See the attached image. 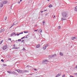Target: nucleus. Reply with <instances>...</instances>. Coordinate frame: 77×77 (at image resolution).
<instances>
[{"mask_svg": "<svg viewBox=\"0 0 77 77\" xmlns=\"http://www.w3.org/2000/svg\"><path fill=\"white\" fill-rule=\"evenodd\" d=\"M62 16L63 18H67L68 17V14L66 12H63L62 13Z\"/></svg>", "mask_w": 77, "mask_h": 77, "instance_id": "1", "label": "nucleus"}, {"mask_svg": "<svg viewBox=\"0 0 77 77\" xmlns=\"http://www.w3.org/2000/svg\"><path fill=\"white\" fill-rule=\"evenodd\" d=\"M43 63H42V64H47V63H48V61L47 60H43Z\"/></svg>", "mask_w": 77, "mask_h": 77, "instance_id": "2", "label": "nucleus"}, {"mask_svg": "<svg viewBox=\"0 0 77 77\" xmlns=\"http://www.w3.org/2000/svg\"><path fill=\"white\" fill-rule=\"evenodd\" d=\"M8 46H7V45H5L3 47L2 49L4 50H6Z\"/></svg>", "mask_w": 77, "mask_h": 77, "instance_id": "3", "label": "nucleus"}, {"mask_svg": "<svg viewBox=\"0 0 77 77\" xmlns=\"http://www.w3.org/2000/svg\"><path fill=\"white\" fill-rule=\"evenodd\" d=\"M2 3L4 5H5V4H6V3H8V1H2Z\"/></svg>", "mask_w": 77, "mask_h": 77, "instance_id": "4", "label": "nucleus"}, {"mask_svg": "<svg viewBox=\"0 0 77 77\" xmlns=\"http://www.w3.org/2000/svg\"><path fill=\"white\" fill-rule=\"evenodd\" d=\"M11 36H17V34H15V32H13L11 34Z\"/></svg>", "mask_w": 77, "mask_h": 77, "instance_id": "5", "label": "nucleus"}, {"mask_svg": "<svg viewBox=\"0 0 77 77\" xmlns=\"http://www.w3.org/2000/svg\"><path fill=\"white\" fill-rule=\"evenodd\" d=\"M5 30V29H2L0 31V33H3V32H4Z\"/></svg>", "mask_w": 77, "mask_h": 77, "instance_id": "6", "label": "nucleus"}, {"mask_svg": "<svg viewBox=\"0 0 77 77\" xmlns=\"http://www.w3.org/2000/svg\"><path fill=\"white\" fill-rule=\"evenodd\" d=\"M12 73L13 74H15V75H17V73L15 72H13Z\"/></svg>", "mask_w": 77, "mask_h": 77, "instance_id": "7", "label": "nucleus"}, {"mask_svg": "<svg viewBox=\"0 0 77 77\" xmlns=\"http://www.w3.org/2000/svg\"><path fill=\"white\" fill-rule=\"evenodd\" d=\"M24 71L22 70H19V73H23Z\"/></svg>", "mask_w": 77, "mask_h": 77, "instance_id": "8", "label": "nucleus"}, {"mask_svg": "<svg viewBox=\"0 0 77 77\" xmlns=\"http://www.w3.org/2000/svg\"><path fill=\"white\" fill-rule=\"evenodd\" d=\"M3 6V5L2 3H0V8H2Z\"/></svg>", "mask_w": 77, "mask_h": 77, "instance_id": "9", "label": "nucleus"}, {"mask_svg": "<svg viewBox=\"0 0 77 77\" xmlns=\"http://www.w3.org/2000/svg\"><path fill=\"white\" fill-rule=\"evenodd\" d=\"M42 48L43 49V50H45V49H46V48H47V47L45 45L44 47H43Z\"/></svg>", "mask_w": 77, "mask_h": 77, "instance_id": "10", "label": "nucleus"}, {"mask_svg": "<svg viewBox=\"0 0 77 77\" xmlns=\"http://www.w3.org/2000/svg\"><path fill=\"white\" fill-rule=\"evenodd\" d=\"M63 21V20H66V19L63 18V17H62L61 18V20Z\"/></svg>", "mask_w": 77, "mask_h": 77, "instance_id": "11", "label": "nucleus"}, {"mask_svg": "<svg viewBox=\"0 0 77 77\" xmlns=\"http://www.w3.org/2000/svg\"><path fill=\"white\" fill-rule=\"evenodd\" d=\"M74 9L75 11H77V6H76L75 8H74Z\"/></svg>", "mask_w": 77, "mask_h": 77, "instance_id": "12", "label": "nucleus"}, {"mask_svg": "<svg viewBox=\"0 0 77 77\" xmlns=\"http://www.w3.org/2000/svg\"><path fill=\"white\" fill-rule=\"evenodd\" d=\"M36 48H39L40 47V45H36Z\"/></svg>", "mask_w": 77, "mask_h": 77, "instance_id": "13", "label": "nucleus"}, {"mask_svg": "<svg viewBox=\"0 0 77 77\" xmlns=\"http://www.w3.org/2000/svg\"><path fill=\"white\" fill-rule=\"evenodd\" d=\"M60 75V74H59L56 75V77H59Z\"/></svg>", "mask_w": 77, "mask_h": 77, "instance_id": "14", "label": "nucleus"}, {"mask_svg": "<svg viewBox=\"0 0 77 77\" xmlns=\"http://www.w3.org/2000/svg\"><path fill=\"white\" fill-rule=\"evenodd\" d=\"M42 23L43 24V26H45V21H44L42 22Z\"/></svg>", "mask_w": 77, "mask_h": 77, "instance_id": "15", "label": "nucleus"}, {"mask_svg": "<svg viewBox=\"0 0 77 77\" xmlns=\"http://www.w3.org/2000/svg\"><path fill=\"white\" fill-rule=\"evenodd\" d=\"M71 39H72V40H74V39H75V37H72L71 38Z\"/></svg>", "mask_w": 77, "mask_h": 77, "instance_id": "16", "label": "nucleus"}, {"mask_svg": "<svg viewBox=\"0 0 77 77\" xmlns=\"http://www.w3.org/2000/svg\"><path fill=\"white\" fill-rule=\"evenodd\" d=\"M60 54L61 56H63V54L62 52H60Z\"/></svg>", "mask_w": 77, "mask_h": 77, "instance_id": "17", "label": "nucleus"}, {"mask_svg": "<svg viewBox=\"0 0 77 77\" xmlns=\"http://www.w3.org/2000/svg\"><path fill=\"white\" fill-rule=\"evenodd\" d=\"M52 6L53 5H50L48 6V7H49V8H51Z\"/></svg>", "mask_w": 77, "mask_h": 77, "instance_id": "18", "label": "nucleus"}, {"mask_svg": "<svg viewBox=\"0 0 77 77\" xmlns=\"http://www.w3.org/2000/svg\"><path fill=\"white\" fill-rule=\"evenodd\" d=\"M23 71L24 72H29V71L26 70H25Z\"/></svg>", "mask_w": 77, "mask_h": 77, "instance_id": "19", "label": "nucleus"}, {"mask_svg": "<svg viewBox=\"0 0 77 77\" xmlns=\"http://www.w3.org/2000/svg\"><path fill=\"white\" fill-rule=\"evenodd\" d=\"M12 48V49H18V48H17V47H14V48Z\"/></svg>", "mask_w": 77, "mask_h": 77, "instance_id": "20", "label": "nucleus"}, {"mask_svg": "<svg viewBox=\"0 0 77 77\" xmlns=\"http://www.w3.org/2000/svg\"><path fill=\"white\" fill-rule=\"evenodd\" d=\"M7 72L9 74H12V72H11L10 71H7Z\"/></svg>", "mask_w": 77, "mask_h": 77, "instance_id": "21", "label": "nucleus"}, {"mask_svg": "<svg viewBox=\"0 0 77 77\" xmlns=\"http://www.w3.org/2000/svg\"><path fill=\"white\" fill-rule=\"evenodd\" d=\"M53 56V57H56V54H54V55H52Z\"/></svg>", "mask_w": 77, "mask_h": 77, "instance_id": "22", "label": "nucleus"}, {"mask_svg": "<svg viewBox=\"0 0 77 77\" xmlns=\"http://www.w3.org/2000/svg\"><path fill=\"white\" fill-rule=\"evenodd\" d=\"M16 71H17V72H18L19 73L20 72V69H17V70H16Z\"/></svg>", "mask_w": 77, "mask_h": 77, "instance_id": "23", "label": "nucleus"}, {"mask_svg": "<svg viewBox=\"0 0 77 77\" xmlns=\"http://www.w3.org/2000/svg\"><path fill=\"white\" fill-rule=\"evenodd\" d=\"M61 28V27H60V26H58V29H60V28Z\"/></svg>", "mask_w": 77, "mask_h": 77, "instance_id": "24", "label": "nucleus"}, {"mask_svg": "<svg viewBox=\"0 0 77 77\" xmlns=\"http://www.w3.org/2000/svg\"><path fill=\"white\" fill-rule=\"evenodd\" d=\"M26 67H32V66H29V65H27Z\"/></svg>", "mask_w": 77, "mask_h": 77, "instance_id": "25", "label": "nucleus"}, {"mask_svg": "<svg viewBox=\"0 0 77 77\" xmlns=\"http://www.w3.org/2000/svg\"><path fill=\"white\" fill-rule=\"evenodd\" d=\"M50 57L51 58L53 57V55H50Z\"/></svg>", "mask_w": 77, "mask_h": 77, "instance_id": "26", "label": "nucleus"}, {"mask_svg": "<svg viewBox=\"0 0 77 77\" xmlns=\"http://www.w3.org/2000/svg\"><path fill=\"white\" fill-rule=\"evenodd\" d=\"M45 46H46V47H48V44H46Z\"/></svg>", "mask_w": 77, "mask_h": 77, "instance_id": "27", "label": "nucleus"}, {"mask_svg": "<svg viewBox=\"0 0 77 77\" xmlns=\"http://www.w3.org/2000/svg\"><path fill=\"white\" fill-rule=\"evenodd\" d=\"M28 32H27V31H25V32H24V33H28Z\"/></svg>", "mask_w": 77, "mask_h": 77, "instance_id": "28", "label": "nucleus"}, {"mask_svg": "<svg viewBox=\"0 0 77 77\" xmlns=\"http://www.w3.org/2000/svg\"><path fill=\"white\" fill-rule=\"evenodd\" d=\"M1 61H2V62H4V60H3V59H2L1 60Z\"/></svg>", "mask_w": 77, "mask_h": 77, "instance_id": "29", "label": "nucleus"}, {"mask_svg": "<svg viewBox=\"0 0 77 77\" xmlns=\"http://www.w3.org/2000/svg\"><path fill=\"white\" fill-rule=\"evenodd\" d=\"M39 30H41V31L40 32H41V33L42 32V30H41V29H40Z\"/></svg>", "mask_w": 77, "mask_h": 77, "instance_id": "30", "label": "nucleus"}, {"mask_svg": "<svg viewBox=\"0 0 77 77\" xmlns=\"http://www.w3.org/2000/svg\"><path fill=\"white\" fill-rule=\"evenodd\" d=\"M48 58H49V59H50V58H51L50 55H49V56H48Z\"/></svg>", "mask_w": 77, "mask_h": 77, "instance_id": "31", "label": "nucleus"}, {"mask_svg": "<svg viewBox=\"0 0 77 77\" xmlns=\"http://www.w3.org/2000/svg\"><path fill=\"white\" fill-rule=\"evenodd\" d=\"M3 65L4 66H7L6 64H4Z\"/></svg>", "mask_w": 77, "mask_h": 77, "instance_id": "32", "label": "nucleus"}, {"mask_svg": "<svg viewBox=\"0 0 77 77\" xmlns=\"http://www.w3.org/2000/svg\"><path fill=\"white\" fill-rule=\"evenodd\" d=\"M7 19V17H5V20H6Z\"/></svg>", "mask_w": 77, "mask_h": 77, "instance_id": "33", "label": "nucleus"}, {"mask_svg": "<svg viewBox=\"0 0 77 77\" xmlns=\"http://www.w3.org/2000/svg\"><path fill=\"white\" fill-rule=\"evenodd\" d=\"M21 41V39H19L18 40V41Z\"/></svg>", "mask_w": 77, "mask_h": 77, "instance_id": "34", "label": "nucleus"}, {"mask_svg": "<svg viewBox=\"0 0 77 77\" xmlns=\"http://www.w3.org/2000/svg\"><path fill=\"white\" fill-rule=\"evenodd\" d=\"M23 32H22L20 33L19 35H20L21 34H23Z\"/></svg>", "mask_w": 77, "mask_h": 77, "instance_id": "35", "label": "nucleus"}, {"mask_svg": "<svg viewBox=\"0 0 77 77\" xmlns=\"http://www.w3.org/2000/svg\"><path fill=\"white\" fill-rule=\"evenodd\" d=\"M3 40H2L1 42V43L0 44H2V42H3Z\"/></svg>", "mask_w": 77, "mask_h": 77, "instance_id": "36", "label": "nucleus"}, {"mask_svg": "<svg viewBox=\"0 0 77 77\" xmlns=\"http://www.w3.org/2000/svg\"><path fill=\"white\" fill-rule=\"evenodd\" d=\"M24 38H25V36H24V37H23L22 38H21V39H24Z\"/></svg>", "mask_w": 77, "mask_h": 77, "instance_id": "37", "label": "nucleus"}, {"mask_svg": "<svg viewBox=\"0 0 77 77\" xmlns=\"http://www.w3.org/2000/svg\"><path fill=\"white\" fill-rule=\"evenodd\" d=\"M75 39H77V37H75Z\"/></svg>", "mask_w": 77, "mask_h": 77, "instance_id": "38", "label": "nucleus"}, {"mask_svg": "<svg viewBox=\"0 0 77 77\" xmlns=\"http://www.w3.org/2000/svg\"><path fill=\"white\" fill-rule=\"evenodd\" d=\"M24 40H23L22 41V42H23L24 43Z\"/></svg>", "mask_w": 77, "mask_h": 77, "instance_id": "39", "label": "nucleus"}, {"mask_svg": "<svg viewBox=\"0 0 77 77\" xmlns=\"http://www.w3.org/2000/svg\"><path fill=\"white\" fill-rule=\"evenodd\" d=\"M8 40L10 41H11V38H9Z\"/></svg>", "mask_w": 77, "mask_h": 77, "instance_id": "40", "label": "nucleus"}, {"mask_svg": "<svg viewBox=\"0 0 77 77\" xmlns=\"http://www.w3.org/2000/svg\"><path fill=\"white\" fill-rule=\"evenodd\" d=\"M47 11V10H45L44 11V12H45V11Z\"/></svg>", "mask_w": 77, "mask_h": 77, "instance_id": "41", "label": "nucleus"}, {"mask_svg": "<svg viewBox=\"0 0 77 77\" xmlns=\"http://www.w3.org/2000/svg\"><path fill=\"white\" fill-rule=\"evenodd\" d=\"M38 30H35L34 31L35 32H36L37 31H38Z\"/></svg>", "mask_w": 77, "mask_h": 77, "instance_id": "42", "label": "nucleus"}, {"mask_svg": "<svg viewBox=\"0 0 77 77\" xmlns=\"http://www.w3.org/2000/svg\"><path fill=\"white\" fill-rule=\"evenodd\" d=\"M34 69L35 71H37V69Z\"/></svg>", "mask_w": 77, "mask_h": 77, "instance_id": "43", "label": "nucleus"}, {"mask_svg": "<svg viewBox=\"0 0 77 77\" xmlns=\"http://www.w3.org/2000/svg\"><path fill=\"white\" fill-rule=\"evenodd\" d=\"M20 34H17V36H19V35H20Z\"/></svg>", "mask_w": 77, "mask_h": 77, "instance_id": "44", "label": "nucleus"}, {"mask_svg": "<svg viewBox=\"0 0 77 77\" xmlns=\"http://www.w3.org/2000/svg\"><path fill=\"white\" fill-rule=\"evenodd\" d=\"M65 75H63V76L62 77H65Z\"/></svg>", "mask_w": 77, "mask_h": 77, "instance_id": "45", "label": "nucleus"}, {"mask_svg": "<svg viewBox=\"0 0 77 77\" xmlns=\"http://www.w3.org/2000/svg\"><path fill=\"white\" fill-rule=\"evenodd\" d=\"M18 3L20 4V1H18Z\"/></svg>", "mask_w": 77, "mask_h": 77, "instance_id": "46", "label": "nucleus"}, {"mask_svg": "<svg viewBox=\"0 0 77 77\" xmlns=\"http://www.w3.org/2000/svg\"><path fill=\"white\" fill-rule=\"evenodd\" d=\"M22 50H26L25 49V48H23Z\"/></svg>", "mask_w": 77, "mask_h": 77, "instance_id": "47", "label": "nucleus"}, {"mask_svg": "<svg viewBox=\"0 0 77 77\" xmlns=\"http://www.w3.org/2000/svg\"><path fill=\"white\" fill-rule=\"evenodd\" d=\"M27 36H28V35H27V36H26V37H25V38H28V37H27Z\"/></svg>", "mask_w": 77, "mask_h": 77, "instance_id": "48", "label": "nucleus"}, {"mask_svg": "<svg viewBox=\"0 0 77 77\" xmlns=\"http://www.w3.org/2000/svg\"><path fill=\"white\" fill-rule=\"evenodd\" d=\"M70 77H74V76H70Z\"/></svg>", "mask_w": 77, "mask_h": 77, "instance_id": "49", "label": "nucleus"}, {"mask_svg": "<svg viewBox=\"0 0 77 77\" xmlns=\"http://www.w3.org/2000/svg\"><path fill=\"white\" fill-rule=\"evenodd\" d=\"M75 67L77 69V65L75 66Z\"/></svg>", "mask_w": 77, "mask_h": 77, "instance_id": "50", "label": "nucleus"}, {"mask_svg": "<svg viewBox=\"0 0 77 77\" xmlns=\"http://www.w3.org/2000/svg\"><path fill=\"white\" fill-rule=\"evenodd\" d=\"M43 11H41V13H42V12H43Z\"/></svg>", "mask_w": 77, "mask_h": 77, "instance_id": "51", "label": "nucleus"}, {"mask_svg": "<svg viewBox=\"0 0 77 77\" xmlns=\"http://www.w3.org/2000/svg\"><path fill=\"white\" fill-rule=\"evenodd\" d=\"M36 26H37V25L35 24V27H36Z\"/></svg>", "mask_w": 77, "mask_h": 77, "instance_id": "52", "label": "nucleus"}, {"mask_svg": "<svg viewBox=\"0 0 77 77\" xmlns=\"http://www.w3.org/2000/svg\"><path fill=\"white\" fill-rule=\"evenodd\" d=\"M55 16H54V17H53V18H54L55 17Z\"/></svg>", "mask_w": 77, "mask_h": 77, "instance_id": "53", "label": "nucleus"}, {"mask_svg": "<svg viewBox=\"0 0 77 77\" xmlns=\"http://www.w3.org/2000/svg\"><path fill=\"white\" fill-rule=\"evenodd\" d=\"M14 47H15V45H14Z\"/></svg>", "mask_w": 77, "mask_h": 77, "instance_id": "54", "label": "nucleus"}, {"mask_svg": "<svg viewBox=\"0 0 77 77\" xmlns=\"http://www.w3.org/2000/svg\"><path fill=\"white\" fill-rule=\"evenodd\" d=\"M75 75H77V73H75Z\"/></svg>", "mask_w": 77, "mask_h": 77, "instance_id": "55", "label": "nucleus"}, {"mask_svg": "<svg viewBox=\"0 0 77 77\" xmlns=\"http://www.w3.org/2000/svg\"><path fill=\"white\" fill-rule=\"evenodd\" d=\"M20 1L21 2H22V0H20Z\"/></svg>", "mask_w": 77, "mask_h": 77, "instance_id": "56", "label": "nucleus"}, {"mask_svg": "<svg viewBox=\"0 0 77 77\" xmlns=\"http://www.w3.org/2000/svg\"><path fill=\"white\" fill-rule=\"evenodd\" d=\"M12 26H13V25H11V27H12Z\"/></svg>", "mask_w": 77, "mask_h": 77, "instance_id": "57", "label": "nucleus"}, {"mask_svg": "<svg viewBox=\"0 0 77 77\" xmlns=\"http://www.w3.org/2000/svg\"><path fill=\"white\" fill-rule=\"evenodd\" d=\"M18 41V40H17L15 41Z\"/></svg>", "mask_w": 77, "mask_h": 77, "instance_id": "58", "label": "nucleus"}, {"mask_svg": "<svg viewBox=\"0 0 77 77\" xmlns=\"http://www.w3.org/2000/svg\"><path fill=\"white\" fill-rule=\"evenodd\" d=\"M48 1V2H49V1H50V0H47Z\"/></svg>", "mask_w": 77, "mask_h": 77, "instance_id": "59", "label": "nucleus"}, {"mask_svg": "<svg viewBox=\"0 0 77 77\" xmlns=\"http://www.w3.org/2000/svg\"><path fill=\"white\" fill-rule=\"evenodd\" d=\"M0 0V1H2V0Z\"/></svg>", "mask_w": 77, "mask_h": 77, "instance_id": "60", "label": "nucleus"}, {"mask_svg": "<svg viewBox=\"0 0 77 77\" xmlns=\"http://www.w3.org/2000/svg\"><path fill=\"white\" fill-rule=\"evenodd\" d=\"M13 41H14V40H12Z\"/></svg>", "mask_w": 77, "mask_h": 77, "instance_id": "61", "label": "nucleus"}, {"mask_svg": "<svg viewBox=\"0 0 77 77\" xmlns=\"http://www.w3.org/2000/svg\"><path fill=\"white\" fill-rule=\"evenodd\" d=\"M38 77V76H36V77Z\"/></svg>", "mask_w": 77, "mask_h": 77, "instance_id": "62", "label": "nucleus"}]
</instances>
